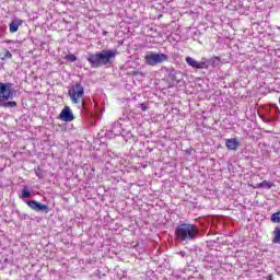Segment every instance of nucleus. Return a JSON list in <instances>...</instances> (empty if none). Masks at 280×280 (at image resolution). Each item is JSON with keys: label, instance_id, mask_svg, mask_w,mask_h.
Here are the masks:
<instances>
[{"label": "nucleus", "instance_id": "f257e3e1", "mask_svg": "<svg viewBox=\"0 0 280 280\" xmlns=\"http://www.w3.org/2000/svg\"><path fill=\"white\" fill-rule=\"evenodd\" d=\"M117 49H103L98 52H89L85 57L92 69L100 67H110L117 58Z\"/></svg>", "mask_w": 280, "mask_h": 280}, {"label": "nucleus", "instance_id": "f03ea898", "mask_svg": "<svg viewBox=\"0 0 280 280\" xmlns=\"http://www.w3.org/2000/svg\"><path fill=\"white\" fill-rule=\"evenodd\" d=\"M200 235L198 226L191 223H182L175 229V240L182 244H189Z\"/></svg>", "mask_w": 280, "mask_h": 280}, {"label": "nucleus", "instance_id": "7ed1b4c3", "mask_svg": "<svg viewBox=\"0 0 280 280\" xmlns=\"http://www.w3.org/2000/svg\"><path fill=\"white\" fill-rule=\"evenodd\" d=\"M12 97H14L12 83L0 82V106L2 108H16V102L10 101Z\"/></svg>", "mask_w": 280, "mask_h": 280}, {"label": "nucleus", "instance_id": "20e7f679", "mask_svg": "<svg viewBox=\"0 0 280 280\" xmlns=\"http://www.w3.org/2000/svg\"><path fill=\"white\" fill-rule=\"evenodd\" d=\"M170 56L163 52L148 51L144 56V62L149 67H156V65H163V62H167Z\"/></svg>", "mask_w": 280, "mask_h": 280}, {"label": "nucleus", "instance_id": "39448f33", "mask_svg": "<svg viewBox=\"0 0 280 280\" xmlns=\"http://www.w3.org/2000/svg\"><path fill=\"white\" fill-rule=\"evenodd\" d=\"M68 95L72 102V104H81L82 97H84V86L82 83H75L68 91Z\"/></svg>", "mask_w": 280, "mask_h": 280}, {"label": "nucleus", "instance_id": "423d86ee", "mask_svg": "<svg viewBox=\"0 0 280 280\" xmlns=\"http://www.w3.org/2000/svg\"><path fill=\"white\" fill-rule=\"evenodd\" d=\"M186 62L192 69H209V61L205 58L201 61H196V59L187 57Z\"/></svg>", "mask_w": 280, "mask_h": 280}, {"label": "nucleus", "instance_id": "0eeeda50", "mask_svg": "<svg viewBox=\"0 0 280 280\" xmlns=\"http://www.w3.org/2000/svg\"><path fill=\"white\" fill-rule=\"evenodd\" d=\"M26 205L33 210V211H44V213H49V206L43 205L36 200H28L26 201Z\"/></svg>", "mask_w": 280, "mask_h": 280}, {"label": "nucleus", "instance_id": "6e6552de", "mask_svg": "<svg viewBox=\"0 0 280 280\" xmlns=\"http://www.w3.org/2000/svg\"><path fill=\"white\" fill-rule=\"evenodd\" d=\"M61 121H73L75 117L73 116V112H71V107L65 106L59 115Z\"/></svg>", "mask_w": 280, "mask_h": 280}, {"label": "nucleus", "instance_id": "1a4fd4ad", "mask_svg": "<svg viewBox=\"0 0 280 280\" xmlns=\"http://www.w3.org/2000/svg\"><path fill=\"white\" fill-rule=\"evenodd\" d=\"M225 147L228 150L236 152L237 148H240V140H237V138L226 139Z\"/></svg>", "mask_w": 280, "mask_h": 280}, {"label": "nucleus", "instance_id": "9d476101", "mask_svg": "<svg viewBox=\"0 0 280 280\" xmlns=\"http://www.w3.org/2000/svg\"><path fill=\"white\" fill-rule=\"evenodd\" d=\"M23 25V20L15 19L9 24V31L11 34L19 32V27Z\"/></svg>", "mask_w": 280, "mask_h": 280}, {"label": "nucleus", "instance_id": "9b49d317", "mask_svg": "<svg viewBox=\"0 0 280 280\" xmlns=\"http://www.w3.org/2000/svg\"><path fill=\"white\" fill-rule=\"evenodd\" d=\"M112 135H114L115 137H119L121 136V133L124 132V129L121 128V124L119 121H115L112 126V130H110Z\"/></svg>", "mask_w": 280, "mask_h": 280}, {"label": "nucleus", "instance_id": "f8f14e48", "mask_svg": "<svg viewBox=\"0 0 280 280\" xmlns=\"http://www.w3.org/2000/svg\"><path fill=\"white\" fill-rule=\"evenodd\" d=\"M273 238L272 244H280V229L276 228L272 232Z\"/></svg>", "mask_w": 280, "mask_h": 280}, {"label": "nucleus", "instance_id": "ddd939ff", "mask_svg": "<svg viewBox=\"0 0 280 280\" xmlns=\"http://www.w3.org/2000/svg\"><path fill=\"white\" fill-rule=\"evenodd\" d=\"M168 78L170 80H172L173 82H178V72L176 70H171L170 73H168Z\"/></svg>", "mask_w": 280, "mask_h": 280}, {"label": "nucleus", "instance_id": "4468645a", "mask_svg": "<svg viewBox=\"0 0 280 280\" xmlns=\"http://www.w3.org/2000/svg\"><path fill=\"white\" fill-rule=\"evenodd\" d=\"M275 184H272L271 182L268 180H264L260 184H258V187L262 188V189H272V186Z\"/></svg>", "mask_w": 280, "mask_h": 280}, {"label": "nucleus", "instance_id": "2eb2a0df", "mask_svg": "<svg viewBox=\"0 0 280 280\" xmlns=\"http://www.w3.org/2000/svg\"><path fill=\"white\" fill-rule=\"evenodd\" d=\"M270 220L273 224H280V211L271 214Z\"/></svg>", "mask_w": 280, "mask_h": 280}, {"label": "nucleus", "instance_id": "dca6fc26", "mask_svg": "<svg viewBox=\"0 0 280 280\" xmlns=\"http://www.w3.org/2000/svg\"><path fill=\"white\" fill-rule=\"evenodd\" d=\"M30 196H32L30 188L27 186H24L20 198H30Z\"/></svg>", "mask_w": 280, "mask_h": 280}, {"label": "nucleus", "instance_id": "f3484780", "mask_svg": "<svg viewBox=\"0 0 280 280\" xmlns=\"http://www.w3.org/2000/svg\"><path fill=\"white\" fill-rule=\"evenodd\" d=\"M208 65H212V67H218V65H220V58L214 57L212 59H209Z\"/></svg>", "mask_w": 280, "mask_h": 280}, {"label": "nucleus", "instance_id": "a211bd4d", "mask_svg": "<svg viewBox=\"0 0 280 280\" xmlns=\"http://www.w3.org/2000/svg\"><path fill=\"white\" fill-rule=\"evenodd\" d=\"M65 60H68L69 62H75V60H78V57H75V55L73 54H69L65 57Z\"/></svg>", "mask_w": 280, "mask_h": 280}, {"label": "nucleus", "instance_id": "6ab92c4d", "mask_svg": "<svg viewBox=\"0 0 280 280\" xmlns=\"http://www.w3.org/2000/svg\"><path fill=\"white\" fill-rule=\"evenodd\" d=\"M138 108H141V110L143 113H145V110H148V108H150V106L148 105V103H139Z\"/></svg>", "mask_w": 280, "mask_h": 280}, {"label": "nucleus", "instance_id": "aec40b11", "mask_svg": "<svg viewBox=\"0 0 280 280\" xmlns=\"http://www.w3.org/2000/svg\"><path fill=\"white\" fill-rule=\"evenodd\" d=\"M36 176H38V178H43V170H37L36 171Z\"/></svg>", "mask_w": 280, "mask_h": 280}, {"label": "nucleus", "instance_id": "412c9836", "mask_svg": "<svg viewBox=\"0 0 280 280\" xmlns=\"http://www.w3.org/2000/svg\"><path fill=\"white\" fill-rule=\"evenodd\" d=\"M4 58H12V52H10V50H7L4 52Z\"/></svg>", "mask_w": 280, "mask_h": 280}, {"label": "nucleus", "instance_id": "4be33fe9", "mask_svg": "<svg viewBox=\"0 0 280 280\" xmlns=\"http://www.w3.org/2000/svg\"><path fill=\"white\" fill-rule=\"evenodd\" d=\"M179 255H182V257H185L186 253L185 252H180Z\"/></svg>", "mask_w": 280, "mask_h": 280}, {"label": "nucleus", "instance_id": "5701e85b", "mask_svg": "<svg viewBox=\"0 0 280 280\" xmlns=\"http://www.w3.org/2000/svg\"><path fill=\"white\" fill-rule=\"evenodd\" d=\"M145 151H147V152H152V149H151V148H147Z\"/></svg>", "mask_w": 280, "mask_h": 280}]
</instances>
